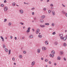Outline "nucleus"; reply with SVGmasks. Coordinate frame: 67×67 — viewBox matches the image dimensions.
Returning a JSON list of instances; mask_svg holds the SVG:
<instances>
[{
    "label": "nucleus",
    "instance_id": "47",
    "mask_svg": "<svg viewBox=\"0 0 67 67\" xmlns=\"http://www.w3.org/2000/svg\"><path fill=\"white\" fill-rule=\"evenodd\" d=\"M64 60H66V59L65 58H64Z\"/></svg>",
    "mask_w": 67,
    "mask_h": 67
},
{
    "label": "nucleus",
    "instance_id": "20",
    "mask_svg": "<svg viewBox=\"0 0 67 67\" xmlns=\"http://www.w3.org/2000/svg\"><path fill=\"white\" fill-rule=\"evenodd\" d=\"M45 25H49V24L48 23H46L45 24Z\"/></svg>",
    "mask_w": 67,
    "mask_h": 67
},
{
    "label": "nucleus",
    "instance_id": "14",
    "mask_svg": "<svg viewBox=\"0 0 67 67\" xmlns=\"http://www.w3.org/2000/svg\"><path fill=\"white\" fill-rule=\"evenodd\" d=\"M66 39H67V38H66V37H63V40L64 41H66Z\"/></svg>",
    "mask_w": 67,
    "mask_h": 67
},
{
    "label": "nucleus",
    "instance_id": "46",
    "mask_svg": "<svg viewBox=\"0 0 67 67\" xmlns=\"http://www.w3.org/2000/svg\"><path fill=\"white\" fill-rule=\"evenodd\" d=\"M54 54L52 55L51 56V57H54Z\"/></svg>",
    "mask_w": 67,
    "mask_h": 67
},
{
    "label": "nucleus",
    "instance_id": "1",
    "mask_svg": "<svg viewBox=\"0 0 67 67\" xmlns=\"http://www.w3.org/2000/svg\"><path fill=\"white\" fill-rule=\"evenodd\" d=\"M8 8L7 7H5L4 8V11L6 12L8 11Z\"/></svg>",
    "mask_w": 67,
    "mask_h": 67
},
{
    "label": "nucleus",
    "instance_id": "62",
    "mask_svg": "<svg viewBox=\"0 0 67 67\" xmlns=\"http://www.w3.org/2000/svg\"><path fill=\"white\" fill-rule=\"evenodd\" d=\"M36 18H34V20H36Z\"/></svg>",
    "mask_w": 67,
    "mask_h": 67
},
{
    "label": "nucleus",
    "instance_id": "51",
    "mask_svg": "<svg viewBox=\"0 0 67 67\" xmlns=\"http://www.w3.org/2000/svg\"><path fill=\"white\" fill-rule=\"evenodd\" d=\"M49 56L50 57H52V54H50L49 55Z\"/></svg>",
    "mask_w": 67,
    "mask_h": 67
},
{
    "label": "nucleus",
    "instance_id": "19",
    "mask_svg": "<svg viewBox=\"0 0 67 67\" xmlns=\"http://www.w3.org/2000/svg\"><path fill=\"white\" fill-rule=\"evenodd\" d=\"M11 22H9V23L8 24V25L9 26H10V25H11Z\"/></svg>",
    "mask_w": 67,
    "mask_h": 67
},
{
    "label": "nucleus",
    "instance_id": "59",
    "mask_svg": "<svg viewBox=\"0 0 67 67\" xmlns=\"http://www.w3.org/2000/svg\"><path fill=\"white\" fill-rule=\"evenodd\" d=\"M41 59L42 60H43V58H41Z\"/></svg>",
    "mask_w": 67,
    "mask_h": 67
},
{
    "label": "nucleus",
    "instance_id": "12",
    "mask_svg": "<svg viewBox=\"0 0 67 67\" xmlns=\"http://www.w3.org/2000/svg\"><path fill=\"white\" fill-rule=\"evenodd\" d=\"M45 18V16L44 15H43L41 16V18L42 19H44Z\"/></svg>",
    "mask_w": 67,
    "mask_h": 67
},
{
    "label": "nucleus",
    "instance_id": "24",
    "mask_svg": "<svg viewBox=\"0 0 67 67\" xmlns=\"http://www.w3.org/2000/svg\"><path fill=\"white\" fill-rule=\"evenodd\" d=\"M48 13L49 14H50L51 13V10H49L48 11Z\"/></svg>",
    "mask_w": 67,
    "mask_h": 67
},
{
    "label": "nucleus",
    "instance_id": "49",
    "mask_svg": "<svg viewBox=\"0 0 67 67\" xmlns=\"http://www.w3.org/2000/svg\"><path fill=\"white\" fill-rule=\"evenodd\" d=\"M49 64H51V61H49Z\"/></svg>",
    "mask_w": 67,
    "mask_h": 67
},
{
    "label": "nucleus",
    "instance_id": "52",
    "mask_svg": "<svg viewBox=\"0 0 67 67\" xmlns=\"http://www.w3.org/2000/svg\"><path fill=\"white\" fill-rule=\"evenodd\" d=\"M32 15H34V13L32 12Z\"/></svg>",
    "mask_w": 67,
    "mask_h": 67
},
{
    "label": "nucleus",
    "instance_id": "8",
    "mask_svg": "<svg viewBox=\"0 0 67 67\" xmlns=\"http://www.w3.org/2000/svg\"><path fill=\"white\" fill-rule=\"evenodd\" d=\"M45 43L46 45H48V42L47 41H46Z\"/></svg>",
    "mask_w": 67,
    "mask_h": 67
},
{
    "label": "nucleus",
    "instance_id": "21",
    "mask_svg": "<svg viewBox=\"0 0 67 67\" xmlns=\"http://www.w3.org/2000/svg\"><path fill=\"white\" fill-rule=\"evenodd\" d=\"M12 5L13 6H15V3H13L12 4Z\"/></svg>",
    "mask_w": 67,
    "mask_h": 67
},
{
    "label": "nucleus",
    "instance_id": "6",
    "mask_svg": "<svg viewBox=\"0 0 67 67\" xmlns=\"http://www.w3.org/2000/svg\"><path fill=\"white\" fill-rule=\"evenodd\" d=\"M41 51L39 49H38L37 50V52L38 53H40Z\"/></svg>",
    "mask_w": 67,
    "mask_h": 67
},
{
    "label": "nucleus",
    "instance_id": "30",
    "mask_svg": "<svg viewBox=\"0 0 67 67\" xmlns=\"http://www.w3.org/2000/svg\"><path fill=\"white\" fill-rule=\"evenodd\" d=\"M7 21V19H5L4 22H6V21Z\"/></svg>",
    "mask_w": 67,
    "mask_h": 67
},
{
    "label": "nucleus",
    "instance_id": "54",
    "mask_svg": "<svg viewBox=\"0 0 67 67\" xmlns=\"http://www.w3.org/2000/svg\"><path fill=\"white\" fill-rule=\"evenodd\" d=\"M32 30L33 32L34 31V29L33 28Z\"/></svg>",
    "mask_w": 67,
    "mask_h": 67
},
{
    "label": "nucleus",
    "instance_id": "9",
    "mask_svg": "<svg viewBox=\"0 0 67 67\" xmlns=\"http://www.w3.org/2000/svg\"><path fill=\"white\" fill-rule=\"evenodd\" d=\"M42 50H43V51H44L45 50H46V47H43L42 48Z\"/></svg>",
    "mask_w": 67,
    "mask_h": 67
},
{
    "label": "nucleus",
    "instance_id": "35",
    "mask_svg": "<svg viewBox=\"0 0 67 67\" xmlns=\"http://www.w3.org/2000/svg\"><path fill=\"white\" fill-rule=\"evenodd\" d=\"M55 34H56L55 32H54L53 33L52 35H55Z\"/></svg>",
    "mask_w": 67,
    "mask_h": 67
},
{
    "label": "nucleus",
    "instance_id": "17",
    "mask_svg": "<svg viewBox=\"0 0 67 67\" xmlns=\"http://www.w3.org/2000/svg\"><path fill=\"white\" fill-rule=\"evenodd\" d=\"M40 22H41V23H42L43 22H44V20H43V19H41L40 20Z\"/></svg>",
    "mask_w": 67,
    "mask_h": 67
},
{
    "label": "nucleus",
    "instance_id": "22",
    "mask_svg": "<svg viewBox=\"0 0 67 67\" xmlns=\"http://www.w3.org/2000/svg\"><path fill=\"white\" fill-rule=\"evenodd\" d=\"M19 57L20 58H22V56L21 55H19Z\"/></svg>",
    "mask_w": 67,
    "mask_h": 67
},
{
    "label": "nucleus",
    "instance_id": "64",
    "mask_svg": "<svg viewBox=\"0 0 67 67\" xmlns=\"http://www.w3.org/2000/svg\"><path fill=\"white\" fill-rule=\"evenodd\" d=\"M46 67H47V65H46Z\"/></svg>",
    "mask_w": 67,
    "mask_h": 67
},
{
    "label": "nucleus",
    "instance_id": "34",
    "mask_svg": "<svg viewBox=\"0 0 67 67\" xmlns=\"http://www.w3.org/2000/svg\"><path fill=\"white\" fill-rule=\"evenodd\" d=\"M20 24H21V25H23L24 24V23H22V22H20Z\"/></svg>",
    "mask_w": 67,
    "mask_h": 67
},
{
    "label": "nucleus",
    "instance_id": "36",
    "mask_svg": "<svg viewBox=\"0 0 67 67\" xmlns=\"http://www.w3.org/2000/svg\"><path fill=\"white\" fill-rule=\"evenodd\" d=\"M35 9V8L34 7H33L31 9V10H34Z\"/></svg>",
    "mask_w": 67,
    "mask_h": 67
},
{
    "label": "nucleus",
    "instance_id": "33",
    "mask_svg": "<svg viewBox=\"0 0 67 67\" xmlns=\"http://www.w3.org/2000/svg\"><path fill=\"white\" fill-rule=\"evenodd\" d=\"M50 6H51V7H53V4H51L50 5Z\"/></svg>",
    "mask_w": 67,
    "mask_h": 67
},
{
    "label": "nucleus",
    "instance_id": "40",
    "mask_svg": "<svg viewBox=\"0 0 67 67\" xmlns=\"http://www.w3.org/2000/svg\"><path fill=\"white\" fill-rule=\"evenodd\" d=\"M31 29V27H29L28 28V30H30Z\"/></svg>",
    "mask_w": 67,
    "mask_h": 67
},
{
    "label": "nucleus",
    "instance_id": "3",
    "mask_svg": "<svg viewBox=\"0 0 67 67\" xmlns=\"http://www.w3.org/2000/svg\"><path fill=\"white\" fill-rule=\"evenodd\" d=\"M19 12L21 14H23V10L21 9L19 10Z\"/></svg>",
    "mask_w": 67,
    "mask_h": 67
},
{
    "label": "nucleus",
    "instance_id": "58",
    "mask_svg": "<svg viewBox=\"0 0 67 67\" xmlns=\"http://www.w3.org/2000/svg\"><path fill=\"white\" fill-rule=\"evenodd\" d=\"M10 38H12V36H10Z\"/></svg>",
    "mask_w": 67,
    "mask_h": 67
},
{
    "label": "nucleus",
    "instance_id": "61",
    "mask_svg": "<svg viewBox=\"0 0 67 67\" xmlns=\"http://www.w3.org/2000/svg\"><path fill=\"white\" fill-rule=\"evenodd\" d=\"M51 9H53V7H51Z\"/></svg>",
    "mask_w": 67,
    "mask_h": 67
},
{
    "label": "nucleus",
    "instance_id": "55",
    "mask_svg": "<svg viewBox=\"0 0 67 67\" xmlns=\"http://www.w3.org/2000/svg\"><path fill=\"white\" fill-rule=\"evenodd\" d=\"M17 38H16V37H15V40H16Z\"/></svg>",
    "mask_w": 67,
    "mask_h": 67
},
{
    "label": "nucleus",
    "instance_id": "43",
    "mask_svg": "<svg viewBox=\"0 0 67 67\" xmlns=\"http://www.w3.org/2000/svg\"><path fill=\"white\" fill-rule=\"evenodd\" d=\"M2 41H3V42H4V38H3L2 39Z\"/></svg>",
    "mask_w": 67,
    "mask_h": 67
},
{
    "label": "nucleus",
    "instance_id": "31",
    "mask_svg": "<svg viewBox=\"0 0 67 67\" xmlns=\"http://www.w3.org/2000/svg\"><path fill=\"white\" fill-rule=\"evenodd\" d=\"M3 48H5V45L3 44Z\"/></svg>",
    "mask_w": 67,
    "mask_h": 67
},
{
    "label": "nucleus",
    "instance_id": "7",
    "mask_svg": "<svg viewBox=\"0 0 67 67\" xmlns=\"http://www.w3.org/2000/svg\"><path fill=\"white\" fill-rule=\"evenodd\" d=\"M52 13L53 15H55V11H54V10L52 11Z\"/></svg>",
    "mask_w": 67,
    "mask_h": 67
},
{
    "label": "nucleus",
    "instance_id": "38",
    "mask_svg": "<svg viewBox=\"0 0 67 67\" xmlns=\"http://www.w3.org/2000/svg\"><path fill=\"white\" fill-rule=\"evenodd\" d=\"M26 51H23V53L24 54H26Z\"/></svg>",
    "mask_w": 67,
    "mask_h": 67
},
{
    "label": "nucleus",
    "instance_id": "27",
    "mask_svg": "<svg viewBox=\"0 0 67 67\" xmlns=\"http://www.w3.org/2000/svg\"><path fill=\"white\" fill-rule=\"evenodd\" d=\"M38 37H39L40 38H41L42 37V36L41 35H38Z\"/></svg>",
    "mask_w": 67,
    "mask_h": 67
},
{
    "label": "nucleus",
    "instance_id": "45",
    "mask_svg": "<svg viewBox=\"0 0 67 67\" xmlns=\"http://www.w3.org/2000/svg\"><path fill=\"white\" fill-rule=\"evenodd\" d=\"M13 60L14 61V60H15V59H14V58H13Z\"/></svg>",
    "mask_w": 67,
    "mask_h": 67
},
{
    "label": "nucleus",
    "instance_id": "41",
    "mask_svg": "<svg viewBox=\"0 0 67 67\" xmlns=\"http://www.w3.org/2000/svg\"><path fill=\"white\" fill-rule=\"evenodd\" d=\"M4 3H7V1H6V0H5L4 1Z\"/></svg>",
    "mask_w": 67,
    "mask_h": 67
},
{
    "label": "nucleus",
    "instance_id": "5",
    "mask_svg": "<svg viewBox=\"0 0 67 67\" xmlns=\"http://www.w3.org/2000/svg\"><path fill=\"white\" fill-rule=\"evenodd\" d=\"M33 37V36L32 35H30L29 36L30 38H32Z\"/></svg>",
    "mask_w": 67,
    "mask_h": 67
},
{
    "label": "nucleus",
    "instance_id": "26",
    "mask_svg": "<svg viewBox=\"0 0 67 67\" xmlns=\"http://www.w3.org/2000/svg\"><path fill=\"white\" fill-rule=\"evenodd\" d=\"M59 36L60 37H63V34H60Z\"/></svg>",
    "mask_w": 67,
    "mask_h": 67
},
{
    "label": "nucleus",
    "instance_id": "60",
    "mask_svg": "<svg viewBox=\"0 0 67 67\" xmlns=\"http://www.w3.org/2000/svg\"><path fill=\"white\" fill-rule=\"evenodd\" d=\"M24 37H22V39H23H23H24Z\"/></svg>",
    "mask_w": 67,
    "mask_h": 67
},
{
    "label": "nucleus",
    "instance_id": "25",
    "mask_svg": "<svg viewBox=\"0 0 67 67\" xmlns=\"http://www.w3.org/2000/svg\"><path fill=\"white\" fill-rule=\"evenodd\" d=\"M4 4H1V7H4Z\"/></svg>",
    "mask_w": 67,
    "mask_h": 67
},
{
    "label": "nucleus",
    "instance_id": "28",
    "mask_svg": "<svg viewBox=\"0 0 67 67\" xmlns=\"http://www.w3.org/2000/svg\"><path fill=\"white\" fill-rule=\"evenodd\" d=\"M63 54V52L61 51L60 52V55H62V54Z\"/></svg>",
    "mask_w": 67,
    "mask_h": 67
},
{
    "label": "nucleus",
    "instance_id": "37",
    "mask_svg": "<svg viewBox=\"0 0 67 67\" xmlns=\"http://www.w3.org/2000/svg\"><path fill=\"white\" fill-rule=\"evenodd\" d=\"M52 26H54V24L53 23L52 24Z\"/></svg>",
    "mask_w": 67,
    "mask_h": 67
},
{
    "label": "nucleus",
    "instance_id": "32",
    "mask_svg": "<svg viewBox=\"0 0 67 67\" xmlns=\"http://www.w3.org/2000/svg\"><path fill=\"white\" fill-rule=\"evenodd\" d=\"M30 30H28L26 31L27 33H29V32H30Z\"/></svg>",
    "mask_w": 67,
    "mask_h": 67
},
{
    "label": "nucleus",
    "instance_id": "53",
    "mask_svg": "<svg viewBox=\"0 0 67 67\" xmlns=\"http://www.w3.org/2000/svg\"><path fill=\"white\" fill-rule=\"evenodd\" d=\"M65 16L66 17H67V13H66L65 14Z\"/></svg>",
    "mask_w": 67,
    "mask_h": 67
},
{
    "label": "nucleus",
    "instance_id": "2",
    "mask_svg": "<svg viewBox=\"0 0 67 67\" xmlns=\"http://www.w3.org/2000/svg\"><path fill=\"white\" fill-rule=\"evenodd\" d=\"M39 32H40V29H38L36 31V34H38Z\"/></svg>",
    "mask_w": 67,
    "mask_h": 67
},
{
    "label": "nucleus",
    "instance_id": "39",
    "mask_svg": "<svg viewBox=\"0 0 67 67\" xmlns=\"http://www.w3.org/2000/svg\"><path fill=\"white\" fill-rule=\"evenodd\" d=\"M62 5L63 7H66V6L65 5H64L63 4H62Z\"/></svg>",
    "mask_w": 67,
    "mask_h": 67
},
{
    "label": "nucleus",
    "instance_id": "4",
    "mask_svg": "<svg viewBox=\"0 0 67 67\" xmlns=\"http://www.w3.org/2000/svg\"><path fill=\"white\" fill-rule=\"evenodd\" d=\"M54 44L55 45H57L58 44V42L57 41H55L54 42Z\"/></svg>",
    "mask_w": 67,
    "mask_h": 67
},
{
    "label": "nucleus",
    "instance_id": "18",
    "mask_svg": "<svg viewBox=\"0 0 67 67\" xmlns=\"http://www.w3.org/2000/svg\"><path fill=\"white\" fill-rule=\"evenodd\" d=\"M62 13H63V14H66V12H65L64 11H62Z\"/></svg>",
    "mask_w": 67,
    "mask_h": 67
},
{
    "label": "nucleus",
    "instance_id": "44",
    "mask_svg": "<svg viewBox=\"0 0 67 67\" xmlns=\"http://www.w3.org/2000/svg\"><path fill=\"white\" fill-rule=\"evenodd\" d=\"M60 38L61 40H62V39H63V37H60Z\"/></svg>",
    "mask_w": 67,
    "mask_h": 67
},
{
    "label": "nucleus",
    "instance_id": "56",
    "mask_svg": "<svg viewBox=\"0 0 67 67\" xmlns=\"http://www.w3.org/2000/svg\"><path fill=\"white\" fill-rule=\"evenodd\" d=\"M54 65H55V66H56V65H57V64H56V63H55L54 64Z\"/></svg>",
    "mask_w": 67,
    "mask_h": 67
},
{
    "label": "nucleus",
    "instance_id": "48",
    "mask_svg": "<svg viewBox=\"0 0 67 67\" xmlns=\"http://www.w3.org/2000/svg\"><path fill=\"white\" fill-rule=\"evenodd\" d=\"M45 61V62H47L48 61V60H47V59H46Z\"/></svg>",
    "mask_w": 67,
    "mask_h": 67
},
{
    "label": "nucleus",
    "instance_id": "50",
    "mask_svg": "<svg viewBox=\"0 0 67 67\" xmlns=\"http://www.w3.org/2000/svg\"><path fill=\"white\" fill-rule=\"evenodd\" d=\"M1 39H2L3 38V37L2 36H1Z\"/></svg>",
    "mask_w": 67,
    "mask_h": 67
},
{
    "label": "nucleus",
    "instance_id": "42",
    "mask_svg": "<svg viewBox=\"0 0 67 67\" xmlns=\"http://www.w3.org/2000/svg\"><path fill=\"white\" fill-rule=\"evenodd\" d=\"M46 10V8H44L43 9V10H44V11H45Z\"/></svg>",
    "mask_w": 67,
    "mask_h": 67
},
{
    "label": "nucleus",
    "instance_id": "23",
    "mask_svg": "<svg viewBox=\"0 0 67 67\" xmlns=\"http://www.w3.org/2000/svg\"><path fill=\"white\" fill-rule=\"evenodd\" d=\"M5 50L6 52H8V50L6 48H5Z\"/></svg>",
    "mask_w": 67,
    "mask_h": 67
},
{
    "label": "nucleus",
    "instance_id": "29",
    "mask_svg": "<svg viewBox=\"0 0 67 67\" xmlns=\"http://www.w3.org/2000/svg\"><path fill=\"white\" fill-rule=\"evenodd\" d=\"M9 55H10V53H11V50H9Z\"/></svg>",
    "mask_w": 67,
    "mask_h": 67
},
{
    "label": "nucleus",
    "instance_id": "11",
    "mask_svg": "<svg viewBox=\"0 0 67 67\" xmlns=\"http://www.w3.org/2000/svg\"><path fill=\"white\" fill-rule=\"evenodd\" d=\"M67 45V44H66V43L64 42L63 43V46H64L66 47V46Z\"/></svg>",
    "mask_w": 67,
    "mask_h": 67
},
{
    "label": "nucleus",
    "instance_id": "13",
    "mask_svg": "<svg viewBox=\"0 0 67 67\" xmlns=\"http://www.w3.org/2000/svg\"><path fill=\"white\" fill-rule=\"evenodd\" d=\"M51 53L52 54H55V51L54 50H53L52 51Z\"/></svg>",
    "mask_w": 67,
    "mask_h": 67
},
{
    "label": "nucleus",
    "instance_id": "63",
    "mask_svg": "<svg viewBox=\"0 0 67 67\" xmlns=\"http://www.w3.org/2000/svg\"><path fill=\"white\" fill-rule=\"evenodd\" d=\"M25 27H23V29H25Z\"/></svg>",
    "mask_w": 67,
    "mask_h": 67
},
{
    "label": "nucleus",
    "instance_id": "15",
    "mask_svg": "<svg viewBox=\"0 0 67 67\" xmlns=\"http://www.w3.org/2000/svg\"><path fill=\"white\" fill-rule=\"evenodd\" d=\"M40 26L41 27H45L44 25H40Z\"/></svg>",
    "mask_w": 67,
    "mask_h": 67
},
{
    "label": "nucleus",
    "instance_id": "57",
    "mask_svg": "<svg viewBox=\"0 0 67 67\" xmlns=\"http://www.w3.org/2000/svg\"><path fill=\"white\" fill-rule=\"evenodd\" d=\"M49 0H47V2H49Z\"/></svg>",
    "mask_w": 67,
    "mask_h": 67
},
{
    "label": "nucleus",
    "instance_id": "10",
    "mask_svg": "<svg viewBox=\"0 0 67 67\" xmlns=\"http://www.w3.org/2000/svg\"><path fill=\"white\" fill-rule=\"evenodd\" d=\"M34 64H35V62H33L31 63L32 66H33L34 65Z\"/></svg>",
    "mask_w": 67,
    "mask_h": 67
},
{
    "label": "nucleus",
    "instance_id": "16",
    "mask_svg": "<svg viewBox=\"0 0 67 67\" xmlns=\"http://www.w3.org/2000/svg\"><path fill=\"white\" fill-rule=\"evenodd\" d=\"M57 59L58 60H60V59H61V58H60V57L59 56L57 58Z\"/></svg>",
    "mask_w": 67,
    "mask_h": 67
}]
</instances>
